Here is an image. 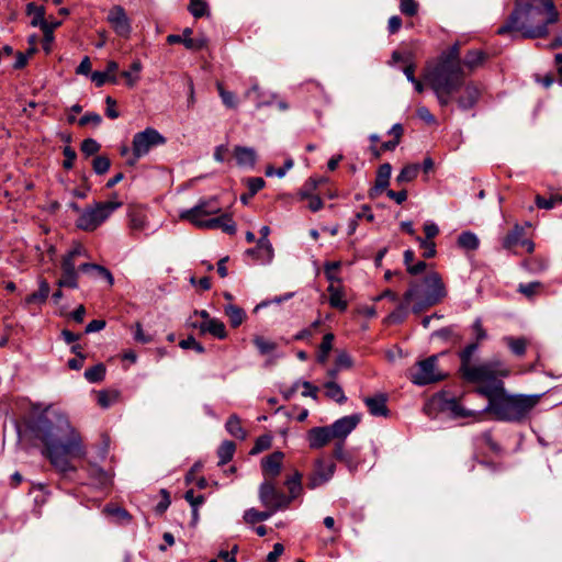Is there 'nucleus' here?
Segmentation results:
<instances>
[{"instance_id": "f257e3e1", "label": "nucleus", "mask_w": 562, "mask_h": 562, "mask_svg": "<svg viewBox=\"0 0 562 562\" xmlns=\"http://www.w3.org/2000/svg\"><path fill=\"white\" fill-rule=\"evenodd\" d=\"M19 434L40 441L43 445V457L63 476L75 473L77 467L71 461L87 454L78 430L70 424L67 415L53 406H47L40 413L33 411L25 422V429Z\"/></svg>"}, {"instance_id": "f03ea898", "label": "nucleus", "mask_w": 562, "mask_h": 562, "mask_svg": "<svg viewBox=\"0 0 562 562\" xmlns=\"http://www.w3.org/2000/svg\"><path fill=\"white\" fill-rule=\"evenodd\" d=\"M559 20V12L552 0H517L506 23L498 34L518 32L525 38H539L548 35V26Z\"/></svg>"}, {"instance_id": "7ed1b4c3", "label": "nucleus", "mask_w": 562, "mask_h": 562, "mask_svg": "<svg viewBox=\"0 0 562 562\" xmlns=\"http://www.w3.org/2000/svg\"><path fill=\"white\" fill-rule=\"evenodd\" d=\"M465 76L461 65L460 46L454 44L442 52L432 66L427 67L424 78L436 94L438 103L447 106L463 87Z\"/></svg>"}, {"instance_id": "20e7f679", "label": "nucleus", "mask_w": 562, "mask_h": 562, "mask_svg": "<svg viewBox=\"0 0 562 562\" xmlns=\"http://www.w3.org/2000/svg\"><path fill=\"white\" fill-rule=\"evenodd\" d=\"M484 393L488 403L483 412L492 414L497 420L509 423L524 422L541 398L539 394H510L505 390V385L499 391L493 387V393Z\"/></svg>"}, {"instance_id": "39448f33", "label": "nucleus", "mask_w": 562, "mask_h": 562, "mask_svg": "<svg viewBox=\"0 0 562 562\" xmlns=\"http://www.w3.org/2000/svg\"><path fill=\"white\" fill-rule=\"evenodd\" d=\"M221 213L216 198L201 199L193 207L182 211L180 218L202 229H222L228 235L236 233V224L229 214Z\"/></svg>"}, {"instance_id": "423d86ee", "label": "nucleus", "mask_w": 562, "mask_h": 562, "mask_svg": "<svg viewBox=\"0 0 562 562\" xmlns=\"http://www.w3.org/2000/svg\"><path fill=\"white\" fill-rule=\"evenodd\" d=\"M510 373L509 369L501 361H487L480 364H473L463 372L461 376L470 383L479 384L475 392L485 397V391L493 393V387L496 391L502 390L504 382L501 378H506Z\"/></svg>"}, {"instance_id": "0eeeda50", "label": "nucleus", "mask_w": 562, "mask_h": 562, "mask_svg": "<svg viewBox=\"0 0 562 562\" xmlns=\"http://www.w3.org/2000/svg\"><path fill=\"white\" fill-rule=\"evenodd\" d=\"M425 291L420 294L418 288V299H415L413 312L419 314L424 308L441 302L447 296V290L440 274L436 271L429 272L423 280Z\"/></svg>"}, {"instance_id": "6e6552de", "label": "nucleus", "mask_w": 562, "mask_h": 562, "mask_svg": "<svg viewBox=\"0 0 562 562\" xmlns=\"http://www.w3.org/2000/svg\"><path fill=\"white\" fill-rule=\"evenodd\" d=\"M121 206L122 202L119 201L100 202L88 206L80 213L76 226L85 232H93Z\"/></svg>"}, {"instance_id": "1a4fd4ad", "label": "nucleus", "mask_w": 562, "mask_h": 562, "mask_svg": "<svg viewBox=\"0 0 562 562\" xmlns=\"http://www.w3.org/2000/svg\"><path fill=\"white\" fill-rule=\"evenodd\" d=\"M258 497L265 508L274 513L289 508L294 499L290 493L286 495L279 490L276 481L270 480L262 481L258 490Z\"/></svg>"}, {"instance_id": "9d476101", "label": "nucleus", "mask_w": 562, "mask_h": 562, "mask_svg": "<svg viewBox=\"0 0 562 562\" xmlns=\"http://www.w3.org/2000/svg\"><path fill=\"white\" fill-rule=\"evenodd\" d=\"M165 143L166 138L153 127L136 133L132 142L133 158L128 160V164L133 166L140 157L147 155L153 147Z\"/></svg>"}, {"instance_id": "9b49d317", "label": "nucleus", "mask_w": 562, "mask_h": 562, "mask_svg": "<svg viewBox=\"0 0 562 562\" xmlns=\"http://www.w3.org/2000/svg\"><path fill=\"white\" fill-rule=\"evenodd\" d=\"M438 356L434 355L416 363L409 371V379L416 385L439 382L446 375L437 368Z\"/></svg>"}, {"instance_id": "f8f14e48", "label": "nucleus", "mask_w": 562, "mask_h": 562, "mask_svg": "<svg viewBox=\"0 0 562 562\" xmlns=\"http://www.w3.org/2000/svg\"><path fill=\"white\" fill-rule=\"evenodd\" d=\"M335 470L336 465L333 461L323 457L317 458L314 461L312 472L307 476V488L315 490L330 481L334 476Z\"/></svg>"}, {"instance_id": "ddd939ff", "label": "nucleus", "mask_w": 562, "mask_h": 562, "mask_svg": "<svg viewBox=\"0 0 562 562\" xmlns=\"http://www.w3.org/2000/svg\"><path fill=\"white\" fill-rule=\"evenodd\" d=\"M106 21L116 35L128 38L132 33L131 20L122 5H113L110 8Z\"/></svg>"}, {"instance_id": "4468645a", "label": "nucleus", "mask_w": 562, "mask_h": 562, "mask_svg": "<svg viewBox=\"0 0 562 562\" xmlns=\"http://www.w3.org/2000/svg\"><path fill=\"white\" fill-rule=\"evenodd\" d=\"M285 454L282 451H274L261 459V472L263 480L276 481L281 474Z\"/></svg>"}, {"instance_id": "2eb2a0df", "label": "nucleus", "mask_w": 562, "mask_h": 562, "mask_svg": "<svg viewBox=\"0 0 562 562\" xmlns=\"http://www.w3.org/2000/svg\"><path fill=\"white\" fill-rule=\"evenodd\" d=\"M503 247L513 251L518 245L522 246L527 252H532L535 244L525 237V228L519 224H515L512 231L503 238Z\"/></svg>"}, {"instance_id": "dca6fc26", "label": "nucleus", "mask_w": 562, "mask_h": 562, "mask_svg": "<svg viewBox=\"0 0 562 562\" xmlns=\"http://www.w3.org/2000/svg\"><path fill=\"white\" fill-rule=\"evenodd\" d=\"M415 299H418V283L412 282L409 284L408 290L404 293V301L401 303L395 311H393L387 317L386 322L389 324H400L407 316V307L414 302Z\"/></svg>"}, {"instance_id": "f3484780", "label": "nucleus", "mask_w": 562, "mask_h": 562, "mask_svg": "<svg viewBox=\"0 0 562 562\" xmlns=\"http://www.w3.org/2000/svg\"><path fill=\"white\" fill-rule=\"evenodd\" d=\"M192 30L187 27L182 34H170L167 36L168 44H183L187 49L201 50L207 44L204 36L192 37Z\"/></svg>"}, {"instance_id": "a211bd4d", "label": "nucleus", "mask_w": 562, "mask_h": 562, "mask_svg": "<svg viewBox=\"0 0 562 562\" xmlns=\"http://www.w3.org/2000/svg\"><path fill=\"white\" fill-rule=\"evenodd\" d=\"M459 92L461 93L457 98L453 97V100H456L461 110L473 108L481 95V90L474 82H464Z\"/></svg>"}, {"instance_id": "6ab92c4d", "label": "nucleus", "mask_w": 562, "mask_h": 562, "mask_svg": "<svg viewBox=\"0 0 562 562\" xmlns=\"http://www.w3.org/2000/svg\"><path fill=\"white\" fill-rule=\"evenodd\" d=\"M360 422V415H349L337 419L329 426L335 439L345 440V438L357 427Z\"/></svg>"}, {"instance_id": "aec40b11", "label": "nucleus", "mask_w": 562, "mask_h": 562, "mask_svg": "<svg viewBox=\"0 0 562 562\" xmlns=\"http://www.w3.org/2000/svg\"><path fill=\"white\" fill-rule=\"evenodd\" d=\"M80 257L88 258V251L81 244H76L61 259L60 269L63 272H78L77 260Z\"/></svg>"}, {"instance_id": "412c9836", "label": "nucleus", "mask_w": 562, "mask_h": 562, "mask_svg": "<svg viewBox=\"0 0 562 562\" xmlns=\"http://www.w3.org/2000/svg\"><path fill=\"white\" fill-rule=\"evenodd\" d=\"M442 409L450 413L454 418L474 417L475 419H481V416L485 413L483 411L475 412L464 408L460 400L456 397L446 400L442 404Z\"/></svg>"}, {"instance_id": "4be33fe9", "label": "nucleus", "mask_w": 562, "mask_h": 562, "mask_svg": "<svg viewBox=\"0 0 562 562\" xmlns=\"http://www.w3.org/2000/svg\"><path fill=\"white\" fill-rule=\"evenodd\" d=\"M363 402L372 416L386 417L389 408L386 406L387 395L385 393H378L373 396H367Z\"/></svg>"}, {"instance_id": "5701e85b", "label": "nucleus", "mask_w": 562, "mask_h": 562, "mask_svg": "<svg viewBox=\"0 0 562 562\" xmlns=\"http://www.w3.org/2000/svg\"><path fill=\"white\" fill-rule=\"evenodd\" d=\"M331 439H335L329 426L314 427L307 432L308 446L312 449H319L326 446Z\"/></svg>"}, {"instance_id": "b1692460", "label": "nucleus", "mask_w": 562, "mask_h": 562, "mask_svg": "<svg viewBox=\"0 0 562 562\" xmlns=\"http://www.w3.org/2000/svg\"><path fill=\"white\" fill-rule=\"evenodd\" d=\"M391 172L392 167L389 162H385L379 167L374 187L369 190V198L375 199L389 187Z\"/></svg>"}, {"instance_id": "393cba45", "label": "nucleus", "mask_w": 562, "mask_h": 562, "mask_svg": "<svg viewBox=\"0 0 562 562\" xmlns=\"http://www.w3.org/2000/svg\"><path fill=\"white\" fill-rule=\"evenodd\" d=\"M128 227L132 232H143L148 227L147 212L142 206H133L127 213Z\"/></svg>"}, {"instance_id": "a878e982", "label": "nucleus", "mask_w": 562, "mask_h": 562, "mask_svg": "<svg viewBox=\"0 0 562 562\" xmlns=\"http://www.w3.org/2000/svg\"><path fill=\"white\" fill-rule=\"evenodd\" d=\"M87 472L92 484L97 487L104 488L112 484L113 474L103 470L95 463H89L87 467Z\"/></svg>"}, {"instance_id": "bb28decb", "label": "nucleus", "mask_w": 562, "mask_h": 562, "mask_svg": "<svg viewBox=\"0 0 562 562\" xmlns=\"http://www.w3.org/2000/svg\"><path fill=\"white\" fill-rule=\"evenodd\" d=\"M195 328H199L201 334H211L213 337L217 339H225L227 337V330L225 324L217 319L213 318L207 323H200L199 325L193 324Z\"/></svg>"}, {"instance_id": "cd10ccee", "label": "nucleus", "mask_w": 562, "mask_h": 562, "mask_svg": "<svg viewBox=\"0 0 562 562\" xmlns=\"http://www.w3.org/2000/svg\"><path fill=\"white\" fill-rule=\"evenodd\" d=\"M234 156L237 165L240 167H254L257 159L255 149L244 146H236L234 148Z\"/></svg>"}, {"instance_id": "c85d7f7f", "label": "nucleus", "mask_w": 562, "mask_h": 562, "mask_svg": "<svg viewBox=\"0 0 562 562\" xmlns=\"http://www.w3.org/2000/svg\"><path fill=\"white\" fill-rule=\"evenodd\" d=\"M79 270L89 274H97L104 278L109 285H113L114 278L109 269L98 263L83 262L79 265Z\"/></svg>"}, {"instance_id": "c756f323", "label": "nucleus", "mask_w": 562, "mask_h": 562, "mask_svg": "<svg viewBox=\"0 0 562 562\" xmlns=\"http://www.w3.org/2000/svg\"><path fill=\"white\" fill-rule=\"evenodd\" d=\"M245 255L251 257L256 262L269 263L273 258V248L271 243H269L268 251V249L266 250L260 247V240H258L257 246L255 248L247 249Z\"/></svg>"}, {"instance_id": "7c9ffc66", "label": "nucleus", "mask_w": 562, "mask_h": 562, "mask_svg": "<svg viewBox=\"0 0 562 562\" xmlns=\"http://www.w3.org/2000/svg\"><path fill=\"white\" fill-rule=\"evenodd\" d=\"M327 291L329 293L330 306L338 308L339 311H345L347 308V302L344 299L345 294L341 288L330 283Z\"/></svg>"}, {"instance_id": "2f4dec72", "label": "nucleus", "mask_w": 562, "mask_h": 562, "mask_svg": "<svg viewBox=\"0 0 562 562\" xmlns=\"http://www.w3.org/2000/svg\"><path fill=\"white\" fill-rule=\"evenodd\" d=\"M485 59L484 52L480 49L469 50L467 55L464 56L463 60L461 61V65L464 68H468L470 71L477 68L483 64Z\"/></svg>"}, {"instance_id": "473e14b6", "label": "nucleus", "mask_w": 562, "mask_h": 562, "mask_svg": "<svg viewBox=\"0 0 562 562\" xmlns=\"http://www.w3.org/2000/svg\"><path fill=\"white\" fill-rule=\"evenodd\" d=\"M225 428L233 437L244 440L247 437L246 430L241 426L239 417L235 414L231 415L225 424Z\"/></svg>"}, {"instance_id": "72a5a7b5", "label": "nucleus", "mask_w": 562, "mask_h": 562, "mask_svg": "<svg viewBox=\"0 0 562 562\" xmlns=\"http://www.w3.org/2000/svg\"><path fill=\"white\" fill-rule=\"evenodd\" d=\"M274 514L273 510L265 508V510H258L256 508H249L244 514V520L247 524L254 525L259 521L269 519Z\"/></svg>"}, {"instance_id": "f704fd0d", "label": "nucleus", "mask_w": 562, "mask_h": 562, "mask_svg": "<svg viewBox=\"0 0 562 562\" xmlns=\"http://www.w3.org/2000/svg\"><path fill=\"white\" fill-rule=\"evenodd\" d=\"M224 312H225V315L228 317L232 327H234V328L241 325L246 318L245 311L237 305L229 304V305L225 306Z\"/></svg>"}, {"instance_id": "c9c22d12", "label": "nucleus", "mask_w": 562, "mask_h": 562, "mask_svg": "<svg viewBox=\"0 0 562 562\" xmlns=\"http://www.w3.org/2000/svg\"><path fill=\"white\" fill-rule=\"evenodd\" d=\"M479 349L477 342L469 344L463 350L459 352L460 357V373L473 366L472 358Z\"/></svg>"}, {"instance_id": "e433bc0d", "label": "nucleus", "mask_w": 562, "mask_h": 562, "mask_svg": "<svg viewBox=\"0 0 562 562\" xmlns=\"http://www.w3.org/2000/svg\"><path fill=\"white\" fill-rule=\"evenodd\" d=\"M324 387L326 396L329 397L330 400H334L339 404L346 402L347 397L345 396L342 389L335 381L326 382L324 384Z\"/></svg>"}, {"instance_id": "4c0bfd02", "label": "nucleus", "mask_w": 562, "mask_h": 562, "mask_svg": "<svg viewBox=\"0 0 562 562\" xmlns=\"http://www.w3.org/2000/svg\"><path fill=\"white\" fill-rule=\"evenodd\" d=\"M236 445L233 441L225 440L217 449L218 464L223 465L229 462L235 453Z\"/></svg>"}, {"instance_id": "58836bf2", "label": "nucleus", "mask_w": 562, "mask_h": 562, "mask_svg": "<svg viewBox=\"0 0 562 562\" xmlns=\"http://www.w3.org/2000/svg\"><path fill=\"white\" fill-rule=\"evenodd\" d=\"M504 341L510 349V351L516 356H524L526 353L528 341L524 337H505Z\"/></svg>"}, {"instance_id": "ea45409f", "label": "nucleus", "mask_w": 562, "mask_h": 562, "mask_svg": "<svg viewBox=\"0 0 562 562\" xmlns=\"http://www.w3.org/2000/svg\"><path fill=\"white\" fill-rule=\"evenodd\" d=\"M334 339L335 337L331 333L324 335L317 353V361L319 363H325L327 361L329 352L333 349Z\"/></svg>"}, {"instance_id": "a19ab883", "label": "nucleus", "mask_w": 562, "mask_h": 562, "mask_svg": "<svg viewBox=\"0 0 562 562\" xmlns=\"http://www.w3.org/2000/svg\"><path fill=\"white\" fill-rule=\"evenodd\" d=\"M284 484L288 486L289 493L295 499L302 493V474H301V472L295 471L292 476H290L285 480Z\"/></svg>"}, {"instance_id": "79ce46f5", "label": "nucleus", "mask_w": 562, "mask_h": 562, "mask_svg": "<svg viewBox=\"0 0 562 562\" xmlns=\"http://www.w3.org/2000/svg\"><path fill=\"white\" fill-rule=\"evenodd\" d=\"M26 12L32 16L31 24L33 26H42V23L45 21V9L44 7L36 5L35 3H29L26 5Z\"/></svg>"}, {"instance_id": "37998d69", "label": "nucleus", "mask_w": 562, "mask_h": 562, "mask_svg": "<svg viewBox=\"0 0 562 562\" xmlns=\"http://www.w3.org/2000/svg\"><path fill=\"white\" fill-rule=\"evenodd\" d=\"M140 60H134L131 65V70H124L121 76L126 80L127 86L133 87L139 79L138 74L142 70Z\"/></svg>"}, {"instance_id": "c03bdc74", "label": "nucleus", "mask_w": 562, "mask_h": 562, "mask_svg": "<svg viewBox=\"0 0 562 562\" xmlns=\"http://www.w3.org/2000/svg\"><path fill=\"white\" fill-rule=\"evenodd\" d=\"M419 172V165L412 164L406 165L401 172L396 177L397 183L411 182L413 181Z\"/></svg>"}, {"instance_id": "a18cd8bd", "label": "nucleus", "mask_w": 562, "mask_h": 562, "mask_svg": "<svg viewBox=\"0 0 562 562\" xmlns=\"http://www.w3.org/2000/svg\"><path fill=\"white\" fill-rule=\"evenodd\" d=\"M105 366L98 363L85 371V378L91 383L101 382L105 376Z\"/></svg>"}, {"instance_id": "49530a36", "label": "nucleus", "mask_w": 562, "mask_h": 562, "mask_svg": "<svg viewBox=\"0 0 562 562\" xmlns=\"http://www.w3.org/2000/svg\"><path fill=\"white\" fill-rule=\"evenodd\" d=\"M479 244V238L471 232H464L458 237V245L467 250H475Z\"/></svg>"}, {"instance_id": "de8ad7c7", "label": "nucleus", "mask_w": 562, "mask_h": 562, "mask_svg": "<svg viewBox=\"0 0 562 562\" xmlns=\"http://www.w3.org/2000/svg\"><path fill=\"white\" fill-rule=\"evenodd\" d=\"M120 393L117 391H100L98 393V404L102 408H108L117 402Z\"/></svg>"}, {"instance_id": "09e8293b", "label": "nucleus", "mask_w": 562, "mask_h": 562, "mask_svg": "<svg viewBox=\"0 0 562 562\" xmlns=\"http://www.w3.org/2000/svg\"><path fill=\"white\" fill-rule=\"evenodd\" d=\"M49 284L46 281H42L40 284V288L36 292L32 293L27 296L26 302L33 303V302H40L43 303L46 301V299L49 295Z\"/></svg>"}, {"instance_id": "8fccbe9b", "label": "nucleus", "mask_w": 562, "mask_h": 562, "mask_svg": "<svg viewBox=\"0 0 562 562\" xmlns=\"http://www.w3.org/2000/svg\"><path fill=\"white\" fill-rule=\"evenodd\" d=\"M78 272H63L61 276L57 282L59 288H69V289H77L78 288Z\"/></svg>"}, {"instance_id": "3c124183", "label": "nucleus", "mask_w": 562, "mask_h": 562, "mask_svg": "<svg viewBox=\"0 0 562 562\" xmlns=\"http://www.w3.org/2000/svg\"><path fill=\"white\" fill-rule=\"evenodd\" d=\"M254 344L261 355L271 353L278 347V345L274 341L268 340V339L263 338L262 336H256L254 338Z\"/></svg>"}, {"instance_id": "603ef678", "label": "nucleus", "mask_w": 562, "mask_h": 562, "mask_svg": "<svg viewBox=\"0 0 562 562\" xmlns=\"http://www.w3.org/2000/svg\"><path fill=\"white\" fill-rule=\"evenodd\" d=\"M216 87H217V91H218V94H220L223 103L229 109H236L237 108V98H236L235 93L225 90L223 85L220 82L216 85Z\"/></svg>"}, {"instance_id": "864d4df0", "label": "nucleus", "mask_w": 562, "mask_h": 562, "mask_svg": "<svg viewBox=\"0 0 562 562\" xmlns=\"http://www.w3.org/2000/svg\"><path fill=\"white\" fill-rule=\"evenodd\" d=\"M542 289V284L538 281L529 282V283H520L518 285V292L527 296L528 299L537 295Z\"/></svg>"}, {"instance_id": "5fc2aeb1", "label": "nucleus", "mask_w": 562, "mask_h": 562, "mask_svg": "<svg viewBox=\"0 0 562 562\" xmlns=\"http://www.w3.org/2000/svg\"><path fill=\"white\" fill-rule=\"evenodd\" d=\"M272 437L270 435H262L256 439L254 447L250 450V454H258L271 447Z\"/></svg>"}, {"instance_id": "6e6d98bb", "label": "nucleus", "mask_w": 562, "mask_h": 562, "mask_svg": "<svg viewBox=\"0 0 562 562\" xmlns=\"http://www.w3.org/2000/svg\"><path fill=\"white\" fill-rule=\"evenodd\" d=\"M416 241L418 243L419 247L424 250L423 257L426 259L432 258L436 256V244L432 240L424 239L420 236H416Z\"/></svg>"}, {"instance_id": "4d7b16f0", "label": "nucleus", "mask_w": 562, "mask_h": 562, "mask_svg": "<svg viewBox=\"0 0 562 562\" xmlns=\"http://www.w3.org/2000/svg\"><path fill=\"white\" fill-rule=\"evenodd\" d=\"M535 202L539 209L551 210L557 203H562V195H552L546 199L538 194L536 195Z\"/></svg>"}, {"instance_id": "13d9d810", "label": "nucleus", "mask_w": 562, "mask_h": 562, "mask_svg": "<svg viewBox=\"0 0 562 562\" xmlns=\"http://www.w3.org/2000/svg\"><path fill=\"white\" fill-rule=\"evenodd\" d=\"M189 11L194 18H202L207 13V4L203 0H191Z\"/></svg>"}, {"instance_id": "bf43d9fd", "label": "nucleus", "mask_w": 562, "mask_h": 562, "mask_svg": "<svg viewBox=\"0 0 562 562\" xmlns=\"http://www.w3.org/2000/svg\"><path fill=\"white\" fill-rule=\"evenodd\" d=\"M111 161L106 156H97L92 160V168L97 175H103L110 169Z\"/></svg>"}, {"instance_id": "052dcab7", "label": "nucleus", "mask_w": 562, "mask_h": 562, "mask_svg": "<svg viewBox=\"0 0 562 562\" xmlns=\"http://www.w3.org/2000/svg\"><path fill=\"white\" fill-rule=\"evenodd\" d=\"M91 80L95 83L97 87H102L108 81L112 83H117L116 76H108V72L104 71L92 72Z\"/></svg>"}, {"instance_id": "680f3d73", "label": "nucleus", "mask_w": 562, "mask_h": 562, "mask_svg": "<svg viewBox=\"0 0 562 562\" xmlns=\"http://www.w3.org/2000/svg\"><path fill=\"white\" fill-rule=\"evenodd\" d=\"M300 195L302 199H308V209L312 212L319 211L324 205V203L319 196L312 195L307 191H301Z\"/></svg>"}, {"instance_id": "e2e57ef3", "label": "nucleus", "mask_w": 562, "mask_h": 562, "mask_svg": "<svg viewBox=\"0 0 562 562\" xmlns=\"http://www.w3.org/2000/svg\"><path fill=\"white\" fill-rule=\"evenodd\" d=\"M400 10L407 16H414L418 11V3L415 0H400Z\"/></svg>"}, {"instance_id": "0e129e2a", "label": "nucleus", "mask_w": 562, "mask_h": 562, "mask_svg": "<svg viewBox=\"0 0 562 562\" xmlns=\"http://www.w3.org/2000/svg\"><path fill=\"white\" fill-rule=\"evenodd\" d=\"M100 144L93 138H86L81 143V151L87 156L97 154L100 150Z\"/></svg>"}, {"instance_id": "69168bd1", "label": "nucleus", "mask_w": 562, "mask_h": 562, "mask_svg": "<svg viewBox=\"0 0 562 562\" xmlns=\"http://www.w3.org/2000/svg\"><path fill=\"white\" fill-rule=\"evenodd\" d=\"M179 346L182 348V349H194L198 353H203L205 351L204 347L202 344H200L199 341H196V339L192 336L188 337L187 339H183L180 341Z\"/></svg>"}, {"instance_id": "338daca9", "label": "nucleus", "mask_w": 562, "mask_h": 562, "mask_svg": "<svg viewBox=\"0 0 562 562\" xmlns=\"http://www.w3.org/2000/svg\"><path fill=\"white\" fill-rule=\"evenodd\" d=\"M101 122H102V117L100 116V114L94 113V112H89L80 117L79 125L85 126L88 124H93L94 126H99L101 124Z\"/></svg>"}, {"instance_id": "774afa93", "label": "nucleus", "mask_w": 562, "mask_h": 562, "mask_svg": "<svg viewBox=\"0 0 562 562\" xmlns=\"http://www.w3.org/2000/svg\"><path fill=\"white\" fill-rule=\"evenodd\" d=\"M247 186L249 189V195L254 196L258 191H260L265 187V180L262 178H249L247 180Z\"/></svg>"}]
</instances>
